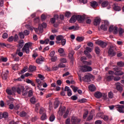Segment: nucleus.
Here are the masks:
<instances>
[{"instance_id":"f257e3e1","label":"nucleus","mask_w":124,"mask_h":124,"mask_svg":"<svg viewBox=\"0 0 124 124\" xmlns=\"http://www.w3.org/2000/svg\"><path fill=\"white\" fill-rule=\"evenodd\" d=\"M32 46V43L28 42L25 44L22 49V51L26 54H30V48Z\"/></svg>"},{"instance_id":"f03ea898","label":"nucleus","mask_w":124,"mask_h":124,"mask_svg":"<svg viewBox=\"0 0 124 124\" xmlns=\"http://www.w3.org/2000/svg\"><path fill=\"white\" fill-rule=\"evenodd\" d=\"M80 69L83 72H90L93 71V68L90 66H87L86 65L81 66Z\"/></svg>"},{"instance_id":"7ed1b4c3","label":"nucleus","mask_w":124,"mask_h":124,"mask_svg":"<svg viewBox=\"0 0 124 124\" xmlns=\"http://www.w3.org/2000/svg\"><path fill=\"white\" fill-rule=\"evenodd\" d=\"M115 86L116 88V90L119 92V93H123V91H124V85L121 84V82H116L115 83Z\"/></svg>"},{"instance_id":"20e7f679","label":"nucleus","mask_w":124,"mask_h":124,"mask_svg":"<svg viewBox=\"0 0 124 124\" xmlns=\"http://www.w3.org/2000/svg\"><path fill=\"white\" fill-rule=\"evenodd\" d=\"M109 26V22L107 20L104 21V24H102L100 26V28L103 30V31H106L108 29V27Z\"/></svg>"},{"instance_id":"39448f33","label":"nucleus","mask_w":124,"mask_h":124,"mask_svg":"<svg viewBox=\"0 0 124 124\" xmlns=\"http://www.w3.org/2000/svg\"><path fill=\"white\" fill-rule=\"evenodd\" d=\"M66 109V108H65V107H62V106H61L59 108V111L58 112V114L59 115V116H62V115H63V113L65 112Z\"/></svg>"},{"instance_id":"423d86ee","label":"nucleus","mask_w":124,"mask_h":124,"mask_svg":"<svg viewBox=\"0 0 124 124\" xmlns=\"http://www.w3.org/2000/svg\"><path fill=\"white\" fill-rule=\"evenodd\" d=\"M96 44L100 46L102 48H105L107 46V43L104 42L102 41H97L96 42Z\"/></svg>"},{"instance_id":"0eeeda50","label":"nucleus","mask_w":124,"mask_h":124,"mask_svg":"<svg viewBox=\"0 0 124 124\" xmlns=\"http://www.w3.org/2000/svg\"><path fill=\"white\" fill-rule=\"evenodd\" d=\"M80 122H81V120L80 119H78L77 117L75 116H73L71 118V123L73 124H79Z\"/></svg>"},{"instance_id":"6e6552de","label":"nucleus","mask_w":124,"mask_h":124,"mask_svg":"<svg viewBox=\"0 0 124 124\" xmlns=\"http://www.w3.org/2000/svg\"><path fill=\"white\" fill-rule=\"evenodd\" d=\"M108 55H110L111 57H114L116 56V53L114 51V47L113 46H110L108 51Z\"/></svg>"},{"instance_id":"1a4fd4ad","label":"nucleus","mask_w":124,"mask_h":124,"mask_svg":"<svg viewBox=\"0 0 124 124\" xmlns=\"http://www.w3.org/2000/svg\"><path fill=\"white\" fill-rule=\"evenodd\" d=\"M99 2L101 4L102 7H106L108 6L109 4V2L108 0H100Z\"/></svg>"},{"instance_id":"9d476101","label":"nucleus","mask_w":124,"mask_h":124,"mask_svg":"<svg viewBox=\"0 0 124 124\" xmlns=\"http://www.w3.org/2000/svg\"><path fill=\"white\" fill-rule=\"evenodd\" d=\"M91 78H93V75L90 73L85 76L84 81L85 82H91Z\"/></svg>"},{"instance_id":"9b49d317","label":"nucleus","mask_w":124,"mask_h":124,"mask_svg":"<svg viewBox=\"0 0 124 124\" xmlns=\"http://www.w3.org/2000/svg\"><path fill=\"white\" fill-rule=\"evenodd\" d=\"M117 110L119 112V113H124V105H118L117 106Z\"/></svg>"},{"instance_id":"f8f14e48","label":"nucleus","mask_w":124,"mask_h":124,"mask_svg":"<svg viewBox=\"0 0 124 124\" xmlns=\"http://www.w3.org/2000/svg\"><path fill=\"white\" fill-rule=\"evenodd\" d=\"M64 91L67 92V95L68 96H71L72 95V92L71 90L68 87V86H66L64 88Z\"/></svg>"},{"instance_id":"ddd939ff","label":"nucleus","mask_w":124,"mask_h":124,"mask_svg":"<svg viewBox=\"0 0 124 124\" xmlns=\"http://www.w3.org/2000/svg\"><path fill=\"white\" fill-rule=\"evenodd\" d=\"M63 38H64L63 36H62V35H58L56 37V40H57L56 43L57 44H60V43H61V42H60L62 41Z\"/></svg>"},{"instance_id":"4468645a","label":"nucleus","mask_w":124,"mask_h":124,"mask_svg":"<svg viewBox=\"0 0 124 124\" xmlns=\"http://www.w3.org/2000/svg\"><path fill=\"white\" fill-rule=\"evenodd\" d=\"M77 18H78V16L77 15H74L70 19V23H74L77 21Z\"/></svg>"},{"instance_id":"2eb2a0df","label":"nucleus","mask_w":124,"mask_h":124,"mask_svg":"<svg viewBox=\"0 0 124 124\" xmlns=\"http://www.w3.org/2000/svg\"><path fill=\"white\" fill-rule=\"evenodd\" d=\"M74 54H75V53L73 50H71L69 53L68 58L71 61H73L74 60V58L73 57V55H74Z\"/></svg>"},{"instance_id":"dca6fc26","label":"nucleus","mask_w":124,"mask_h":124,"mask_svg":"<svg viewBox=\"0 0 124 124\" xmlns=\"http://www.w3.org/2000/svg\"><path fill=\"white\" fill-rule=\"evenodd\" d=\"M77 16H78L77 19L78 22H79V23H83V21L85 20V17L80 15H77Z\"/></svg>"},{"instance_id":"f3484780","label":"nucleus","mask_w":124,"mask_h":124,"mask_svg":"<svg viewBox=\"0 0 124 124\" xmlns=\"http://www.w3.org/2000/svg\"><path fill=\"white\" fill-rule=\"evenodd\" d=\"M44 61V58H43V57H41L40 58H38L36 59V62L38 64H40L42 63V62H43Z\"/></svg>"},{"instance_id":"a211bd4d","label":"nucleus","mask_w":124,"mask_h":124,"mask_svg":"<svg viewBox=\"0 0 124 124\" xmlns=\"http://www.w3.org/2000/svg\"><path fill=\"white\" fill-rule=\"evenodd\" d=\"M29 72H33V71H35L36 70V67L33 65H30L29 67Z\"/></svg>"},{"instance_id":"6ab92c4d","label":"nucleus","mask_w":124,"mask_h":124,"mask_svg":"<svg viewBox=\"0 0 124 124\" xmlns=\"http://www.w3.org/2000/svg\"><path fill=\"white\" fill-rule=\"evenodd\" d=\"M100 24V19L96 18L93 21L94 26H98Z\"/></svg>"},{"instance_id":"aec40b11","label":"nucleus","mask_w":124,"mask_h":124,"mask_svg":"<svg viewBox=\"0 0 124 124\" xmlns=\"http://www.w3.org/2000/svg\"><path fill=\"white\" fill-rule=\"evenodd\" d=\"M58 52L61 55L62 57H63V56H64V49L62 47L58 49Z\"/></svg>"},{"instance_id":"412c9836","label":"nucleus","mask_w":124,"mask_h":124,"mask_svg":"<svg viewBox=\"0 0 124 124\" xmlns=\"http://www.w3.org/2000/svg\"><path fill=\"white\" fill-rule=\"evenodd\" d=\"M114 79V76H108L106 77L105 79L108 82H111Z\"/></svg>"},{"instance_id":"4be33fe9","label":"nucleus","mask_w":124,"mask_h":124,"mask_svg":"<svg viewBox=\"0 0 124 124\" xmlns=\"http://www.w3.org/2000/svg\"><path fill=\"white\" fill-rule=\"evenodd\" d=\"M94 96L96 97V98H100L102 97V93L99 92H96L94 94Z\"/></svg>"},{"instance_id":"5701e85b","label":"nucleus","mask_w":124,"mask_h":124,"mask_svg":"<svg viewBox=\"0 0 124 124\" xmlns=\"http://www.w3.org/2000/svg\"><path fill=\"white\" fill-rule=\"evenodd\" d=\"M124 73L123 71H116L115 72L114 75H116V76H121L122 75H124Z\"/></svg>"},{"instance_id":"b1692460","label":"nucleus","mask_w":124,"mask_h":124,"mask_svg":"<svg viewBox=\"0 0 124 124\" xmlns=\"http://www.w3.org/2000/svg\"><path fill=\"white\" fill-rule=\"evenodd\" d=\"M113 9L115 11H120L121 7L120 6H118V5H117L116 4H114V5H113Z\"/></svg>"},{"instance_id":"393cba45","label":"nucleus","mask_w":124,"mask_h":124,"mask_svg":"<svg viewBox=\"0 0 124 124\" xmlns=\"http://www.w3.org/2000/svg\"><path fill=\"white\" fill-rule=\"evenodd\" d=\"M95 86L93 84H91L89 86V89L91 92H94L95 91Z\"/></svg>"},{"instance_id":"a878e982","label":"nucleus","mask_w":124,"mask_h":124,"mask_svg":"<svg viewBox=\"0 0 124 124\" xmlns=\"http://www.w3.org/2000/svg\"><path fill=\"white\" fill-rule=\"evenodd\" d=\"M90 3H91V6H92V7H93V8L96 7V6H97L98 5L97 2L95 1H93L91 2Z\"/></svg>"},{"instance_id":"bb28decb","label":"nucleus","mask_w":124,"mask_h":124,"mask_svg":"<svg viewBox=\"0 0 124 124\" xmlns=\"http://www.w3.org/2000/svg\"><path fill=\"white\" fill-rule=\"evenodd\" d=\"M6 71V73H5L2 76L3 79H4L5 80H6V79H7V77H8V74H9V71H8V70H7Z\"/></svg>"},{"instance_id":"cd10ccee","label":"nucleus","mask_w":124,"mask_h":124,"mask_svg":"<svg viewBox=\"0 0 124 124\" xmlns=\"http://www.w3.org/2000/svg\"><path fill=\"white\" fill-rule=\"evenodd\" d=\"M59 105H60V101H56L54 103V109H57V108H58V107H59Z\"/></svg>"},{"instance_id":"c85d7f7f","label":"nucleus","mask_w":124,"mask_h":124,"mask_svg":"<svg viewBox=\"0 0 124 124\" xmlns=\"http://www.w3.org/2000/svg\"><path fill=\"white\" fill-rule=\"evenodd\" d=\"M7 62V58L1 57L0 59V62Z\"/></svg>"},{"instance_id":"c756f323","label":"nucleus","mask_w":124,"mask_h":124,"mask_svg":"<svg viewBox=\"0 0 124 124\" xmlns=\"http://www.w3.org/2000/svg\"><path fill=\"white\" fill-rule=\"evenodd\" d=\"M83 64H85L84 65H87V66H90V65H92V62H88V61H84Z\"/></svg>"},{"instance_id":"7c9ffc66","label":"nucleus","mask_w":124,"mask_h":124,"mask_svg":"<svg viewBox=\"0 0 124 124\" xmlns=\"http://www.w3.org/2000/svg\"><path fill=\"white\" fill-rule=\"evenodd\" d=\"M95 52L97 55H99V54H100V49L98 46H96L95 47Z\"/></svg>"},{"instance_id":"2f4dec72","label":"nucleus","mask_w":124,"mask_h":124,"mask_svg":"<svg viewBox=\"0 0 124 124\" xmlns=\"http://www.w3.org/2000/svg\"><path fill=\"white\" fill-rule=\"evenodd\" d=\"M47 119V115H46V113H43L42 116L41 117V120L42 121H45Z\"/></svg>"},{"instance_id":"473e14b6","label":"nucleus","mask_w":124,"mask_h":124,"mask_svg":"<svg viewBox=\"0 0 124 124\" xmlns=\"http://www.w3.org/2000/svg\"><path fill=\"white\" fill-rule=\"evenodd\" d=\"M85 39V38L84 37H78L76 38V40L77 41H78V42H82Z\"/></svg>"},{"instance_id":"72a5a7b5","label":"nucleus","mask_w":124,"mask_h":124,"mask_svg":"<svg viewBox=\"0 0 124 124\" xmlns=\"http://www.w3.org/2000/svg\"><path fill=\"white\" fill-rule=\"evenodd\" d=\"M36 82L40 86V85H42L43 84V80H41V79H36Z\"/></svg>"},{"instance_id":"f704fd0d","label":"nucleus","mask_w":124,"mask_h":124,"mask_svg":"<svg viewBox=\"0 0 124 124\" xmlns=\"http://www.w3.org/2000/svg\"><path fill=\"white\" fill-rule=\"evenodd\" d=\"M69 114V110L67 109L64 115H63V117L64 119H66L67 118V116H68V114Z\"/></svg>"},{"instance_id":"c9c22d12","label":"nucleus","mask_w":124,"mask_h":124,"mask_svg":"<svg viewBox=\"0 0 124 124\" xmlns=\"http://www.w3.org/2000/svg\"><path fill=\"white\" fill-rule=\"evenodd\" d=\"M27 112H26V111H21L19 113V116H20V117H26V116H27Z\"/></svg>"},{"instance_id":"e433bc0d","label":"nucleus","mask_w":124,"mask_h":124,"mask_svg":"<svg viewBox=\"0 0 124 124\" xmlns=\"http://www.w3.org/2000/svg\"><path fill=\"white\" fill-rule=\"evenodd\" d=\"M55 117L54 114H52L50 117H49V121L50 122H54L55 121Z\"/></svg>"},{"instance_id":"4c0bfd02","label":"nucleus","mask_w":124,"mask_h":124,"mask_svg":"<svg viewBox=\"0 0 124 124\" xmlns=\"http://www.w3.org/2000/svg\"><path fill=\"white\" fill-rule=\"evenodd\" d=\"M96 117L97 118H101V119H102V118L103 117V113H102V112H98L96 114Z\"/></svg>"},{"instance_id":"58836bf2","label":"nucleus","mask_w":124,"mask_h":124,"mask_svg":"<svg viewBox=\"0 0 124 124\" xmlns=\"http://www.w3.org/2000/svg\"><path fill=\"white\" fill-rule=\"evenodd\" d=\"M79 29V27L78 26H73L71 27H69L68 30H78Z\"/></svg>"},{"instance_id":"ea45409f","label":"nucleus","mask_w":124,"mask_h":124,"mask_svg":"<svg viewBox=\"0 0 124 124\" xmlns=\"http://www.w3.org/2000/svg\"><path fill=\"white\" fill-rule=\"evenodd\" d=\"M108 97H109V98H113V97H114V94L113 93V92H112L111 91L109 92L108 93Z\"/></svg>"},{"instance_id":"a19ab883","label":"nucleus","mask_w":124,"mask_h":124,"mask_svg":"<svg viewBox=\"0 0 124 124\" xmlns=\"http://www.w3.org/2000/svg\"><path fill=\"white\" fill-rule=\"evenodd\" d=\"M102 120H104L105 122H107L108 120H109V117L107 115H104L103 117H102Z\"/></svg>"},{"instance_id":"79ce46f5","label":"nucleus","mask_w":124,"mask_h":124,"mask_svg":"<svg viewBox=\"0 0 124 124\" xmlns=\"http://www.w3.org/2000/svg\"><path fill=\"white\" fill-rule=\"evenodd\" d=\"M71 88L72 89L74 93H76L78 91V87H75L74 86H71Z\"/></svg>"},{"instance_id":"37998d69","label":"nucleus","mask_w":124,"mask_h":124,"mask_svg":"<svg viewBox=\"0 0 124 124\" xmlns=\"http://www.w3.org/2000/svg\"><path fill=\"white\" fill-rule=\"evenodd\" d=\"M18 35L21 39H24V38H25V34L22 32H19Z\"/></svg>"},{"instance_id":"c03bdc74","label":"nucleus","mask_w":124,"mask_h":124,"mask_svg":"<svg viewBox=\"0 0 124 124\" xmlns=\"http://www.w3.org/2000/svg\"><path fill=\"white\" fill-rule=\"evenodd\" d=\"M30 102L31 103H32V104H34V103H35V102H36V101H35V97H31L30 99Z\"/></svg>"},{"instance_id":"a18cd8bd","label":"nucleus","mask_w":124,"mask_h":124,"mask_svg":"<svg viewBox=\"0 0 124 124\" xmlns=\"http://www.w3.org/2000/svg\"><path fill=\"white\" fill-rule=\"evenodd\" d=\"M117 65L120 67H123L124 66V63L123 62H120L117 63Z\"/></svg>"},{"instance_id":"49530a36","label":"nucleus","mask_w":124,"mask_h":124,"mask_svg":"<svg viewBox=\"0 0 124 124\" xmlns=\"http://www.w3.org/2000/svg\"><path fill=\"white\" fill-rule=\"evenodd\" d=\"M24 46V41L21 40L19 42V47L22 48Z\"/></svg>"},{"instance_id":"de8ad7c7","label":"nucleus","mask_w":124,"mask_h":124,"mask_svg":"<svg viewBox=\"0 0 124 124\" xmlns=\"http://www.w3.org/2000/svg\"><path fill=\"white\" fill-rule=\"evenodd\" d=\"M6 92L9 95H12V91L10 89H6Z\"/></svg>"},{"instance_id":"09e8293b","label":"nucleus","mask_w":124,"mask_h":124,"mask_svg":"<svg viewBox=\"0 0 124 124\" xmlns=\"http://www.w3.org/2000/svg\"><path fill=\"white\" fill-rule=\"evenodd\" d=\"M113 80L116 82H118V81H120V80H121V77L116 76L114 78Z\"/></svg>"},{"instance_id":"8fccbe9b","label":"nucleus","mask_w":124,"mask_h":124,"mask_svg":"<svg viewBox=\"0 0 124 124\" xmlns=\"http://www.w3.org/2000/svg\"><path fill=\"white\" fill-rule=\"evenodd\" d=\"M66 43V40H65V39H63L61 41V45H62V46H64V45H65Z\"/></svg>"},{"instance_id":"3c124183","label":"nucleus","mask_w":124,"mask_h":124,"mask_svg":"<svg viewBox=\"0 0 124 124\" xmlns=\"http://www.w3.org/2000/svg\"><path fill=\"white\" fill-rule=\"evenodd\" d=\"M115 27L113 26H110L108 29L109 32H112V31H113Z\"/></svg>"},{"instance_id":"603ef678","label":"nucleus","mask_w":124,"mask_h":124,"mask_svg":"<svg viewBox=\"0 0 124 124\" xmlns=\"http://www.w3.org/2000/svg\"><path fill=\"white\" fill-rule=\"evenodd\" d=\"M39 31H40L41 32V31H43V26H42V25L40 24L39 25V27L38 28Z\"/></svg>"},{"instance_id":"864d4df0","label":"nucleus","mask_w":124,"mask_h":124,"mask_svg":"<svg viewBox=\"0 0 124 124\" xmlns=\"http://www.w3.org/2000/svg\"><path fill=\"white\" fill-rule=\"evenodd\" d=\"M28 69V67L26 66V67H25L21 71V73L22 74L25 73V72H26L27 70Z\"/></svg>"},{"instance_id":"5fc2aeb1","label":"nucleus","mask_w":124,"mask_h":124,"mask_svg":"<svg viewBox=\"0 0 124 124\" xmlns=\"http://www.w3.org/2000/svg\"><path fill=\"white\" fill-rule=\"evenodd\" d=\"M60 67V68H62L63 67H65V64H62V63L60 62L58 65V68Z\"/></svg>"},{"instance_id":"6e6d98bb","label":"nucleus","mask_w":124,"mask_h":124,"mask_svg":"<svg viewBox=\"0 0 124 124\" xmlns=\"http://www.w3.org/2000/svg\"><path fill=\"white\" fill-rule=\"evenodd\" d=\"M60 61L62 63H65V62H67L66 59L65 58H61Z\"/></svg>"},{"instance_id":"4d7b16f0","label":"nucleus","mask_w":124,"mask_h":124,"mask_svg":"<svg viewBox=\"0 0 124 124\" xmlns=\"http://www.w3.org/2000/svg\"><path fill=\"white\" fill-rule=\"evenodd\" d=\"M2 114H3V118H4V119H6V118H8V113L6 112L2 113Z\"/></svg>"},{"instance_id":"13d9d810","label":"nucleus","mask_w":124,"mask_h":124,"mask_svg":"<svg viewBox=\"0 0 124 124\" xmlns=\"http://www.w3.org/2000/svg\"><path fill=\"white\" fill-rule=\"evenodd\" d=\"M93 115L92 114H90V115L87 118V121H91L93 120Z\"/></svg>"},{"instance_id":"bf43d9fd","label":"nucleus","mask_w":124,"mask_h":124,"mask_svg":"<svg viewBox=\"0 0 124 124\" xmlns=\"http://www.w3.org/2000/svg\"><path fill=\"white\" fill-rule=\"evenodd\" d=\"M7 40L9 42H12V41L14 40V37L11 36V37L8 38Z\"/></svg>"},{"instance_id":"052dcab7","label":"nucleus","mask_w":124,"mask_h":124,"mask_svg":"<svg viewBox=\"0 0 124 124\" xmlns=\"http://www.w3.org/2000/svg\"><path fill=\"white\" fill-rule=\"evenodd\" d=\"M17 53L18 56H19V57L23 56V52L20 51V50H17Z\"/></svg>"},{"instance_id":"680f3d73","label":"nucleus","mask_w":124,"mask_h":124,"mask_svg":"<svg viewBox=\"0 0 124 124\" xmlns=\"http://www.w3.org/2000/svg\"><path fill=\"white\" fill-rule=\"evenodd\" d=\"M18 39H19V37H18L17 34H15V37L14 38V40L15 42H16V41H18Z\"/></svg>"},{"instance_id":"e2e57ef3","label":"nucleus","mask_w":124,"mask_h":124,"mask_svg":"<svg viewBox=\"0 0 124 124\" xmlns=\"http://www.w3.org/2000/svg\"><path fill=\"white\" fill-rule=\"evenodd\" d=\"M114 34H117L118 33V28L117 27H114V29H113Z\"/></svg>"},{"instance_id":"0e129e2a","label":"nucleus","mask_w":124,"mask_h":124,"mask_svg":"<svg viewBox=\"0 0 124 124\" xmlns=\"http://www.w3.org/2000/svg\"><path fill=\"white\" fill-rule=\"evenodd\" d=\"M80 60L83 63L84 62H86L87 61V58L86 57H82L80 58Z\"/></svg>"},{"instance_id":"69168bd1","label":"nucleus","mask_w":124,"mask_h":124,"mask_svg":"<svg viewBox=\"0 0 124 124\" xmlns=\"http://www.w3.org/2000/svg\"><path fill=\"white\" fill-rule=\"evenodd\" d=\"M57 57L56 56H53L51 58V61H52L53 62L57 61Z\"/></svg>"},{"instance_id":"338daca9","label":"nucleus","mask_w":124,"mask_h":124,"mask_svg":"<svg viewBox=\"0 0 124 124\" xmlns=\"http://www.w3.org/2000/svg\"><path fill=\"white\" fill-rule=\"evenodd\" d=\"M23 33L25 35H29V34H30V31L28 30H25L23 31Z\"/></svg>"},{"instance_id":"774afa93","label":"nucleus","mask_w":124,"mask_h":124,"mask_svg":"<svg viewBox=\"0 0 124 124\" xmlns=\"http://www.w3.org/2000/svg\"><path fill=\"white\" fill-rule=\"evenodd\" d=\"M95 124H102L101 120H97L95 122Z\"/></svg>"}]
</instances>
